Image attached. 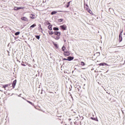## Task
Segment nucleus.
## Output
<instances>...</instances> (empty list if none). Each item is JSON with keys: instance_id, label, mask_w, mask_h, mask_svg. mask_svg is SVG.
Listing matches in <instances>:
<instances>
[{"instance_id": "obj_14", "label": "nucleus", "mask_w": 125, "mask_h": 125, "mask_svg": "<svg viewBox=\"0 0 125 125\" xmlns=\"http://www.w3.org/2000/svg\"><path fill=\"white\" fill-rule=\"evenodd\" d=\"M9 85H9V84H6V85H3L2 87L4 88L5 90H6L5 88L8 87Z\"/></svg>"}, {"instance_id": "obj_2", "label": "nucleus", "mask_w": 125, "mask_h": 125, "mask_svg": "<svg viewBox=\"0 0 125 125\" xmlns=\"http://www.w3.org/2000/svg\"><path fill=\"white\" fill-rule=\"evenodd\" d=\"M122 32H121L120 34L119 35V41L120 42H122V41L123 40V38H122Z\"/></svg>"}, {"instance_id": "obj_24", "label": "nucleus", "mask_w": 125, "mask_h": 125, "mask_svg": "<svg viewBox=\"0 0 125 125\" xmlns=\"http://www.w3.org/2000/svg\"><path fill=\"white\" fill-rule=\"evenodd\" d=\"M38 29L40 31L42 32V27H38Z\"/></svg>"}, {"instance_id": "obj_26", "label": "nucleus", "mask_w": 125, "mask_h": 125, "mask_svg": "<svg viewBox=\"0 0 125 125\" xmlns=\"http://www.w3.org/2000/svg\"><path fill=\"white\" fill-rule=\"evenodd\" d=\"M65 46H62V51H63V52H65Z\"/></svg>"}, {"instance_id": "obj_23", "label": "nucleus", "mask_w": 125, "mask_h": 125, "mask_svg": "<svg viewBox=\"0 0 125 125\" xmlns=\"http://www.w3.org/2000/svg\"><path fill=\"white\" fill-rule=\"evenodd\" d=\"M45 23H46L47 25L50 24V22H49L48 21H47L46 22H45Z\"/></svg>"}, {"instance_id": "obj_31", "label": "nucleus", "mask_w": 125, "mask_h": 125, "mask_svg": "<svg viewBox=\"0 0 125 125\" xmlns=\"http://www.w3.org/2000/svg\"><path fill=\"white\" fill-rule=\"evenodd\" d=\"M21 64L23 66H26V64H22V63H21Z\"/></svg>"}, {"instance_id": "obj_5", "label": "nucleus", "mask_w": 125, "mask_h": 125, "mask_svg": "<svg viewBox=\"0 0 125 125\" xmlns=\"http://www.w3.org/2000/svg\"><path fill=\"white\" fill-rule=\"evenodd\" d=\"M24 7H14V10H18L20 9H23Z\"/></svg>"}, {"instance_id": "obj_17", "label": "nucleus", "mask_w": 125, "mask_h": 125, "mask_svg": "<svg viewBox=\"0 0 125 125\" xmlns=\"http://www.w3.org/2000/svg\"><path fill=\"white\" fill-rule=\"evenodd\" d=\"M57 13V12H56V11H53L51 13V14L53 15L54 14H56Z\"/></svg>"}, {"instance_id": "obj_1", "label": "nucleus", "mask_w": 125, "mask_h": 125, "mask_svg": "<svg viewBox=\"0 0 125 125\" xmlns=\"http://www.w3.org/2000/svg\"><path fill=\"white\" fill-rule=\"evenodd\" d=\"M54 35H56L60 37V36L61 35V32H58V31H55L54 32Z\"/></svg>"}, {"instance_id": "obj_4", "label": "nucleus", "mask_w": 125, "mask_h": 125, "mask_svg": "<svg viewBox=\"0 0 125 125\" xmlns=\"http://www.w3.org/2000/svg\"><path fill=\"white\" fill-rule=\"evenodd\" d=\"M71 53L69 52V51H64L63 55L65 56H69L70 55Z\"/></svg>"}, {"instance_id": "obj_12", "label": "nucleus", "mask_w": 125, "mask_h": 125, "mask_svg": "<svg viewBox=\"0 0 125 125\" xmlns=\"http://www.w3.org/2000/svg\"><path fill=\"white\" fill-rule=\"evenodd\" d=\"M86 10L87 12H88L89 13H90V14H92V12L91 10H90V9H89V8H86Z\"/></svg>"}, {"instance_id": "obj_10", "label": "nucleus", "mask_w": 125, "mask_h": 125, "mask_svg": "<svg viewBox=\"0 0 125 125\" xmlns=\"http://www.w3.org/2000/svg\"><path fill=\"white\" fill-rule=\"evenodd\" d=\"M21 20H22V21H28V18H27L25 17L21 18Z\"/></svg>"}, {"instance_id": "obj_35", "label": "nucleus", "mask_w": 125, "mask_h": 125, "mask_svg": "<svg viewBox=\"0 0 125 125\" xmlns=\"http://www.w3.org/2000/svg\"><path fill=\"white\" fill-rule=\"evenodd\" d=\"M86 6L87 7V8H88V5L87 4H86Z\"/></svg>"}, {"instance_id": "obj_25", "label": "nucleus", "mask_w": 125, "mask_h": 125, "mask_svg": "<svg viewBox=\"0 0 125 125\" xmlns=\"http://www.w3.org/2000/svg\"><path fill=\"white\" fill-rule=\"evenodd\" d=\"M36 38L37 39V40H39L40 39V36H36Z\"/></svg>"}, {"instance_id": "obj_36", "label": "nucleus", "mask_w": 125, "mask_h": 125, "mask_svg": "<svg viewBox=\"0 0 125 125\" xmlns=\"http://www.w3.org/2000/svg\"><path fill=\"white\" fill-rule=\"evenodd\" d=\"M8 55H9V56H10V54H9V51H8Z\"/></svg>"}, {"instance_id": "obj_27", "label": "nucleus", "mask_w": 125, "mask_h": 125, "mask_svg": "<svg viewBox=\"0 0 125 125\" xmlns=\"http://www.w3.org/2000/svg\"><path fill=\"white\" fill-rule=\"evenodd\" d=\"M27 102H28L29 104H32V105H34V104H33V103L31 102H29V101H27Z\"/></svg>"}, {"instance_id": "obj_19", "label": "nucleus", "mask_w": 125, "mask_h": 125, "mask_svg": "<svg viewBox=\"0 0 125 125\" xmlns=\"http://www.w3.org/2000/svg\"><path fill=\"white\" fill-rule=\"evenodd\" d=\"M48 32H49V35H54V32H53V31H49Z\"/></svg>"}, {"instance_id": "obj_34", "label": "nucleus", "mask_w": 125, "mask_h": 125, "mask_svg": "<svg viewBox=\"0 0 125 125\" xmlns=\"http://www.w3.org/2000/svg\"><path fill=\"white\" fill-rule=\"evenodd\" d=\"M70 96H71V98H73V96H72V95H70Z\"/></svg>"}, {"instance_id": "obj_11", "label": "nucleus", "mask_w": 125, "mask_h": 125, "mask_svg": "<svg viewBox=\"0 0 125 125\" xmlns=\"http://www.w3.org/2000/svg\"><path fill=\"white\" fill-rule=\"evenodd\" d=\"M52 38H53L56 40H59L60 39V37L57 36H52Z\"/></svg>"}, {"instance_id": "obj_20", "label": "nucleus", "mask_w": 125, "mask_h": 125, "mask_svg": "<svg viewBox=\"0 0 125 125\" xmlns=\"http://www.w3.org/2000/svg\"><path fill=\"white\" fill-rule=\"evenodd\" d=\"M20 32L18 31V32H16V33H15V36H18V35H20Z\"/></svg>"}, {"instance_id": "obj_37", "label": "nucleus", "mask_w": 125, "mask_h": 125, "mask_svg": "<svg viewBox=\"0 0 125 125\" xmlns=\"http://www.w3.org/2000/svg\"><path fill=\"white\" fill-rule=\"evenodd\" d=\"M0 91H1V92H2V90H0Z\"/></svg>"}, {"instance_id": "obj_6", "label": "nucleus", "mask_w": 125, "mask_h": 125, "mask_svg": "<svg viewBox=\"0 0 125 125\" xmlns=\"http://www.w3.org/2000/svg\"><path fill=\"white\" fill-rule=\"evenodd\" d=\"M16 83H17V80H15L12 84V85L13 86V88H15V86L16 85Z\"/></svg>"}, {"instance_id": "obj_30", "label": "nucleus", "mask_w": 125, "mask_h": 125, "mask_svg": "<svg viewBox=\"0 0 125 125\" xmlns=\"http://www.w3.org/2000/svg\"><path fill=\"white\" fill-rule=\"evenodd\" d=\"M59 12H65V11H58Z\"/></svg>"}, {"instance_id": "obj_33", "label": "nucleus", "mask_w": 125, "mask_h": 125, "mask_svg": "<svg viewBox=\"0 0 125 125\" xmlns=\"http://www.w3.org/2000/svg\"><path fill=\"white\" fill-rule=\"evenodd\" d=\"M39 28H41V24H39Z\"/></svg>"}, {"instance_id": "obj_3", "label": "nucleus", "mask_w": 125, "mask_h": 125, "mask_svg": "<svg viewBox=\"0 0 125 125\" xmlns=\"http://www.w3.org/2000/svg\"><path fill=\"white\" fill-rule=\"evenodd\" d=\"M60 28L62 29V30H66L67 26L65 25H60Z\"/></svg>"}, {"instance_id": "obj_7", "label": "nucleus", "mask_w": 125, "mask_h": 125, "mask_svg": "<svg viewBox=\"0 0 125 125\" xmlns=\"http://www.w3.org/2000/svg\"><path fill=\"white\" fill-rule=\"evenodd\" d=\"M100 66H109V65L108 64H107V63H105V62H102V63H100L99 64Z\"/></svg>"}, {"instance_id": "obj_9", "label": "nucleus", "mask_w": 125, "mask_h": 125, "mask_svg": "<svg viewBox=\"0 0 125 125\" xmlns=\"http://www.w3.org/2000/svg\"><path fill=\"white\" fill-rule=\"evenodd\" d=\"M30 19H35L36 16L34 14H31L30 16Z\"/></svg>"}, {"instance_id": "obj_8", "label": "nucleus", "mask_w": 125, "mask_h": 125, "mask_svg": "<svg viewBox=\"0 0 125 125\" xmlns=\"http://www.w3.org/2000/svg\"><path fill=\"white\" fill-rule=\"evenodd\" d=\"M74 59V57H67V61H71V60H73Z\"/></svg>"}, {"instance_id": "obj_32", "label": "nucleus", "mask_w": 125, "mask_h": 125, "mask_svg": "<svg viewBox=\"0 0 125 125\" xmlns=\"http://www.w3.org/2000/svg\"><path fill=\"white\" fill-rule=\"evenodd\" d=\"M63 60H65V61H67V58H63Z\"/></svg>"}, {"instance_id": "obj_29", "label": "nucleus", "mask_w": 125, "mask_h": 125, "mask_svg": "<svg viewBox=\"0 0 125 125\" xmlns=\"http://www.w3.org/2000/svg\"><path fill=\"white\" fill-rule=\"evenodd\" d=\"M81 65H82V66H84V65H85L84 62H81Z\"/></svg>"}, {"instance_id": "obj_28", "label": "nucleus", "mask_w": 125, "mask_h": 125, "mask_svg": "<svg viewBox=\"0 0 125 125\" xmlns=\"http://www.w3.org/2000/svg\"><path fill=\"white\" fill-rule=\"evenodd\" d=\"M63 19H59L58 21L61 22L63 21Z\"/></svg>"}, {"instance_id": "obj_18", "label": "nucleus", "mask_w": 125, "mask_h": 125, "mask_svg": "<svg viewBox=\"0 0 125 125\" xmlns=\"http://www.w3.org/2000/svg\"><path fill=\"white\" fill-rule=\"evenodd\" d=\"M53 30L54 31H59V29L58 28V27H53Z\"/></svg>"}, {"instance_id": "obj_21", "label": "nucleus", "mask_w": 125, "mask_h": 125, "mask_svg": "<svg viewBox=\"0 0 125 125\" xmlns=\"http://www.w3.org/2000/svg\"><path fill=\"white\" fill-rule=\"evenodd\" d=\"M91 119L92 120H94V121H98V120L97 119V118H95L94 117H91Z\"/></svg>"}, {"instance_id": "obj_22", "label": "nucleus", "mask_w": 125, "mask_h": 125, "mask_svg": "<svg viewBox=\"0 0 125 125\" xmlns=\"http://www.w3.org/2000/svg\"><path fill=\"white\" fill-rule=\"evenodd\" d=\"M36 26V24H32V25H31L30 28H34V27Z\"/></svg>"}, {"instance_id": "obj_13", "label": "nucleus", "mask_w": 125, "mask_h": 125, "mask_svg": "<svg viewBox=\"0 0 125 125\" xmlns=\"http://www.w3.org/2000/svg\"><path fill=\"white\" fill-rule=\"evenodd\" d=\"M48 28L49 29V30H52V25L50 24L48 25Z\"/></svg>"}, {"instance_id": "obj_16", "label": "nucleus", "mask_w": 125, "mask_h": 125, "mask_svg": "<svg viewBox=\"0 0 125 125\" xmlns=\"http://www.w3.org/2000/svg\"><path fill=\"white\" fill-rule=\"evenodd\" d=\"M53 43L55 45V46L56 47V48H59V46L58 45V44L55 43L54 42H53Z\"/></svg>"}, {"instance_id": "obj_15", "label": "nucleus", "mask_w": 125, "mask_h": 125, "mask_svg": "<svg viewBox=\"0 0 125 125\" xmlns=\"http://www.w3.org/2000/svg\"><path fill=\"white\" fill-rule=\"evenodd\" d=\"M70 2H71V1H68V2L67 3L66 6V8H68L70 6Z\"/></svg>"}]
</instances>
